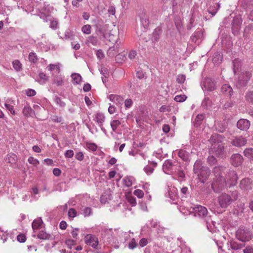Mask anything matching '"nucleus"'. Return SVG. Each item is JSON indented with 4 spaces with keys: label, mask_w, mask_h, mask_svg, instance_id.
<instances>
[{
    "label": "nucleus",
    "mask_w": 253,
    "mask_h": 253,
    "mask_svg": "<svg viewBox=\"0 0 253 253\" xmlns=\"http://www.w3.org/2000/svg\"><path fill=\"white\" fill-rule=\"evenodd\" d=\"M225 170V168L222 166L215 167L213 169L216 179L212 182L211 187L215 192H219L226 185L230 187L236 183L238 177L235 171L229 170L224 176Z\"/></svg>",
    "instance_id": "nucleus-1"
},
{
    "label": "nucleus",
    "mask_w": 253,
    "mask_h": 253,
    "mask_svg": "<svg viewBox=\"0 0 253 253\" xmlns=\"http://www.w3.org/2000/svg\"><path fill=\"white\" fill-rule=\"evenodd\" d=\"M192 211L194 212L195 216L204 218L207 228L210 231L212 229V225L214 226L215 222L211 220L210 216H207L208 211L205 207L200 205L195 206L193 207Z\"/></svg>",
    "instance_id": "nucleus-2"
},
{
    "label": "nucleus",
    "mask_w": 253,
    "mask_h": 253,
    "mask_svg": "<svg viewBox=\"0 0 253 253\" xmlns=\"http://www.w3.org/2000/svg\"><path fill=\"white\" fill-rule=\"evenodd\" d=\"M238 198V193L234 191L230 194L223 193L218 197V202L221 208L225 209L228 207L232 203L236 201Z\"/></svg>",
    "instance_id": "nucleus-3"
},
{
    "label": "nucleus",
    "mask_w": 253,
    "mask_h": 253,
    "mask_svg": "<svg viewBox=\"0 0 253 253\" xmlns=\"http://www.w3.org/2000/svg\"><path fill=\"white\" fill-rule=\"evenodd\" d=\"M251 73L247 71H243L239 75L238 80L236 83L237 87L241 88L245 86L251 77Z\"/></svg>",
    "instance_id": "nucleus-4"
},
{
    "label": "nucleus",
    "mask_w": 253,
    "mask_h": 253,
    "mask_svg": "<svg viewBox=\"0 0 253 253\" xmlns=\"http://www.w3.org/2000/svg\"><path fill=\"white\" fill-rule=\"evenodd\" d=\"M202 163L200 160H197L194 165V171L195 173H198L200 176L205 174V178L210 174V170L207 167H202Z\"/></svg>",
    "instance_id": "nucleus-5"
},
{
    "label": "nucleus",
    "mask_w": 253,
    "mask_h": 253,
    "mask_svg": "<svg viewBox=\"0 0 253 253\" xmlns=\"http://www.w3.org/2000/svg\"><path fill=\"white\" fill-rule=\"evenodd\" d=\"M176 162L172 163L170 160H167L165 161L163 165L164 171L169 174H172L176 172L177 168L179 166L175 165Z\"/></svg>",
    "instance_id": "nucleus-6"
},
{
    "label": "nucleus",
    "mask_w": 253,
    "mask_h": 253,
    "mask_svg": "<svg viewBox=\"0 0 253 253\" xmlns=\"http://www.w3.org/2000/svg\"><path fill=\"white\" fill-rule=\"evenodd\" d=\"M236 237L242 242H246L251 239V234L248 229L242 227L237 231Z\"/></svg>",
    "instance_id": "nucleus-7"
},
{
    "label": "nucleus",
    "mask_w": 253,
    "mask_h": 253,
    "mask_svg": "<svg viewBox=\"0 0 253 253\" xmlns=\"http://www.w3.org/2000/svg\"><path fill=\"white\" fill-rule=\"evenodd\" d=\"M247 143V139L242 136L234 137L231 141L233 146L241 147L245 146Z\"/></svg>",
    "instance_id": "nucleus-8"
},
{
    "label": "nucleus",
    "mask_w": 253,
    "mask_h": 253,
    "mask_svg": "<svg viewBox=\"0 0 253 253\" xmlns=\"http://www.w3.org/2000/svg\"><path fill=\"white\" fill-rule=\"evenodd\" d=\"M84 242L86 245L91 246L94 249L96 248L98 245L97 238L91 234H88L85 236Z\"/></svg>",
    "instance_id": "nucleus-9"
},
{
    "label": "nucleus",
    "mask_w": 253,
    "mask_h": 253,
    "mask_svg": "<svg viewBox=\"0 0 253 253\" xmlns=\"http://www.w3.org/2000/svg\"><path fill=\"white\" fill-rule=\"evenodd\" d=\"M203 85L205 89L208 91H212L216 88L215 82L210 78H207L205 79Z\"/></svg>",
    "instance_id": "nucleus-10"
},
{
    "label": "nucleus",
    "mask_w": 253,
    "mask_h": 253,
    "mask_svg": "<svg viewBox=\"0 0 253 253\" xmlns=\"http://www.w3.org/2000/svg\"><path fill=\"white\" fill-rule=\"evenodd\" d=\"M250 126V122L247 119H240L237 123V127L241 130H247Z\"/></svg>",
    "instance_id": "nucleus-11"
},
{
    "label": "nucleus",
    "mask_w": 253,
    "mask_h": 253,
    "mask_svg": "<svg viewBox=\"0 0 253 253\" xmlns=\"http://www.w3.org/2000/svg\"><path fill=\"white\" fill-rule=\"evenodd\" d=\"M232 164L235 167L240 166L243 160V157L239 154H233L231 158Z\"/></svg>",
    "instance_id": "nucleus-12"
},
{
    "label": "nucleus",
    "mask_w": 253,
    "mask_h": 253,
    "mask_svg": "<svg viewBox=\"0 0 253 253\" xmlns=\"http://www.w3.org/2000/svg\"><path fill=\"white\" fill-rule=\"evenodd\" d=\"M120 43L121 42H119V43L118 41H116L115 45L113 47H111L109 48L107 53L108 56H109L110 57H114L115 55L119 53V47Z\"/></svg>",
    "instance_id": "nucleus-13"
},
{
    "label": "nucleus",
    "mask_w": 253,
    "mask_h": 253,
    "mask_svg": "<svg viewBox=\"0 0 253 253\" xmlns=\"http://www.w3.org/2000/svg\"><path fill=\"white\" fill-rule=\"evenodd\" d=\"M240 186L241 189L244 190L251 189L252 188L251 180L249 178L242 179L240 182Z\"/></svg>",
    "instance_id": "nucleus-14"
},
{
    "label": "nucleus",
    "mask_w": 253,
    "mask_h": 253,
    "mask_svg": "<svg viewBox=\"0 0 253 253\" xmlns=\"http://www.w3.org/2000/svg\"><path fill=\"white\" fill-rule=\"evenodd\" d=\"M108 98L117 105L121 104L123 102V97L116 94H110L108 96Z\"/></svg>",
    "instance_id": "nucleus-15"
},
{
    "label": "nucleus",
    "mask_w": 253,
    "mask_h": 253,
    "mask_svg": "<svg viewBox=\"0 0 253 253\" xmlns=\"http://www.w3.org/2000/svg\"><path fill=\"white\" fill-rule=\"evenodd\" d=\"M96 33L99 37H105L106 34V28L104 25L97 23L95 25Z\"/></svg>",
    "instance_id": "nucleus-16"
},
{
    "label": "nucleus",
    "mask_w": 253,
    "mask_h": 253,
    "mask_svg": "<svg viewBox=\"0 0 253 253\" xmlns=\"http://www.w3.org/2000/svg\"><path fill=\"white\" fill-rule=\"evenodd\" d=\"M105 120V117L103 114L98 112L95 115L94 120L98 124L99 126H103Z\"/></svg>",
    "instance_id": "nucleus-17"
},
{
    "label": "nucleus",
    "mask_w": 253,
    "mask_h": 253,
    "mask_svg": "<svg viewBox=\"0 0 253 253\" xmlns=\"http://www.w3.org/2000/svg\"><path fill=\"white\" fill-rule=\"evenodd\" d=\"M203 33L201 30L195 32L191 36V39L192 42L194 43H199L202 38Z\"/></svg>",
    "instance_id": "nucleus-18"
},
{
    "label": "nucleus",
    "mask_w": 253,
    "mask_h": 253,
    "mask_svg": "<svg viewBox=\"0 0 253 253\" xmlns=\"http://www.w3.org/2000/svg\"><path fill=\"white\" fill-rule=\"evenodd\" d=\"M221 91L228 95L231 96L233 93V89L231 86L228 84H223L221 88Z\"/></svg>",
    "instance_id": "nucleus-19"
},
{
    "label": "nucleus",
    "mask_w": 253,
    "mask_h": 253,
    "mask_svg": "<svg viewBox=\"0 0 253 253\" xmlns=\"http://www.w3.org/2000/svg\"><path fill=\"white\" fill-rule=\"evenodd\" d=\"M17 159L16 155L13 153L7 154L4 159L6 162L11 165L15 164L17 161Z\"/></svg>",
    "instance_id": "nucleus-20"
},
{
    "label": "nucleus",
    "mask_w": 253,
    "mask_h": 253,
    "mask_svg": "<svg viewBox=\"0 0 253 253\" xmlns=\"http://www.w3.org/2000/svg\"><path fill=\"white\" fill-rule=\"evenodd\" d=\"M85 43L88 46L90 44L96 46L98 44V40L96 37L90 36L87 38Z\"/></svg>",
    "instance_id": "nucleus-21"
},
{
    "label": "nucleus",
    "mask_w": 253,
    "mask_h": 253,
    "mask_svg": "<svg viewBox=\"0 0 253 253\" xmlns=\"http://www.w3.org/2000/svg\"><path fill=\"white\" fill-rule=\"evenodd\" d=\"M228 250H238L242 248V245L241 244H238L236 242L231 241L227 244Z\"/></svg>",
    "instance_id": "nucleus-22"
},
{
    "label": "nucleus",
    "mask_w": 253,
    "mask_h": 253,
    "mask_svg": "<svg viewBox=\"0 0 253 253\" xmlns=\"http://www.w3.org/2000/svg\"><path fill=\"white\" fill-rule=\"evenodd\" d=\"M241 60L238 59H235L233 61V69L234 74L236 75L241 68Z\"/></svg>",
    "instance_id": "nucleus-23"
},
{
    "label": "nucleus",
    "mask_w": 253,
    "mask_h": 253,
    "mask_svg": "<svg viewBox=\"0 0 253 253\" xmlns=\"http://www.w3.org/2000/svg\"><path fill=\"white\" fill-rule=\"evenodd\" d=\"M71 77L74 81L73 84H80L82 82V78L80 74L73 73Z\"/></svg>",
    "instance_id": "nucleus-24"
},
{
    "label": "nucleus",
    "mask_w": 253,
    "mask_h": 253,
    "mask_svg": "<svg viewBox=\"0 0 253 253\" xmlns=\"http://www.w3.org/2000/svg\"><path fill=\"white\" fill-rule=\"evenodd\" d=\"M48 77L46 76L45 74L43 72H41L39 74V79H38V82L41 84H44L48 81Z\"/></svg>",
    "instance_id": "nucleus-25"
},
{
    "label": "nucleus",
    "mask_w": 253,
    "mask_h": 253,
    "mask_svg": "<svg viewBox=\"0 0 253 253\" xmlns=\"http://www.w3.org/2000/svg\"><path fill=\"white\" fill-rule=\"evenodd\" d=\"M140 20L141 25L144 28H146L149 23L148 16L145 13H142L140 16Z\"/></svg>",
    "instance_id": "nucleus-26"
},
{
    "label": "nucleus",
    "mask_w": 253,
    "mask_h": 253,
    "mask_svg": "<svg viewBox=\"0 0 253 253\" xmlns=\"http://www.w3.org/2000/svg\"><path fill=\"white\" fill-rule=\"evenodd\" d=\"M42 223L41 218H38L35 219L32 223V228L34 231L38 229Z\"/></svg>",
    "instance_id": "nucleus-27"
},
{
    "label": "nucleus",
    "mask_w": 253,
    "mask_h": 253,
    "mask_svg": "<svg viewBox=\"0 0 253 253\" xmlns=\"http://www.w3.org/2000/svg\"><path fill=\"white\" fill-rule=\"evenodd\" d=\"M178 156L184 161H189V153L184 150H180L178 152Z\"/></svg>",
    "instance_id": "nucleus-28"
},
{
    "label": "nucleus",
    "mask_w": 253,
    "mask_h": 253,
    "mask_svg": "<svg viewBox=\"0 0 253 253\" xmlns=\"http://www.w3.org/2000/svg\"><path fill=\"white\" fill-rule=\"evenodd\" d=\"M162 33V31L160 29H155L152 33V40L157 42L159 39Z\"/></svg>",
    "instance_id": "nucleus-29"
},
{
    "label": "nucleus",
    "mask_w": 253,
    "mask_h": 253,
    "mask_svg": "<svg viewBox=\"0 0 253 253\" xmlns=\"http://www.w3.org/2000/svg\"><path fill=\"white\" fill-rule=\"evenodd\" d=\"M12 66L16 72H19L22 69V64L18 60H14L12 62Z\"/></svg>",
    "instance_id": "nucleus-30"
},
{
    "label": "nucleus",
    "mask_w": 253,
    "mask_h": 253,
    "mask_svg": "<svg viewBox=\"0 0 253 253\" xmlns=\"http://www.w3.org/2000/svg\"><path fill=\"white\" fill-rule=\"evenodd\" d=\"M33 113L32 109L28 104L24 106L23 109V113L26 117L31 116Z\"/></svg>",
    "instance_id": "nucleus-31"
},
{
    "label": "nucleus",
    "mask_w": 253,
    "mask_h": 253,
    "mask_svg": "<svg viewBox=\"0 0 253 253\" xmlns=\"http://www.w3.org/2000/svg\"><path fill=\"white\" fill-rule=\"evenodd\" d=\"M75 34L73 31L70 29L67 30L64 33V38L66 40H73L74 39Z\"/></svg>",
    "instance_id": "nucleus-32"
},
{
    "label": "nucleus",
    "mask_w": 253,
    "mask_h": 253,
    "mask_svg": "<svg viewBox=\"0 0 253 253\" xmlns=\"http://www.w3.org/2000/svg\"><path fill=\"white\" fill-rule=\"evenodd\" d=\"M38 238L42 240H48L51 236L49 234L47 233L44 231H41L38 235Z\"/></svg>",
    "instance_id": "nucleus-33"
},
{
    "label": "nucleus",
    "mask_w": 253,
    "mask_h": 253,
    "mask_svg": "<svg viewBox=\"0 0 253 253\" xmlns=\"http://www.w3.org/2000/svg\"><path fill=\"white\" fill-rule=\"evenodd\" d=\"M244 156L249 159H253V148H246L243 152Z\"/></svg>",
    "instance_id": "nucleus-34"
},
{
    "label": "nucleus",
    "mask_w": 253,
    "mask_h": 253,
    "mask_svg": "<svg viewBox=\"0 0 253 253\" xmlns=\"http://www.w3.org/2000/svg\"><path fill=\"white\" fill-rule=\"evenodd\" d=\"M48 70L50 72H52L54 70H56L58 73L60 72V64L57 63L56 64H50L47 66Z\"/></svg>",
    "instance_id": "nucleus-35"
},
{
    "label": "nucleus",
    "mask_w": 253,
    "mask_h": 253,
    "mask_svg": "<svg viewBox=\"0 0 253 253\" xmlns=\"http://www.w3.org/2000/svg\"><path fill=\"white\" fill-rule=\"evenodd\" d=\"M121 124V121L118 120H115L112 121L111 122V126L113 131H115Z\"/></svg>",
    "instance_id": "nucleus-36"
},
{
    "label": "nucleus",
    "mask_w": 253,
    "mask_h": 253,
    "mask_svg": "<svg viewBox=\"0 0 253 253\" xmlns=\"http://www.w3.org/2000/svg\"><path fill=\"white\" fill-rule=\"evenodd\" d=\"M8 235V233L7 231H4L1 227L0 228V238L3 240V243H4L7 238V236Z\"/></svg>",
    "instance_id": "nucleus-37"
},
{
    "label": "nucleus",
    "mask_w": 253,
    "mask_h": 253,
    "mask_svg": "<svg viewBox=\"0 0 253 253\" xmlns=\"http://www.w3.org/2000/svg\"><path fill=\"white\" fill-rule=\"evenodd\" d=\"M8 235V233L7 231H4L1 227L0 228V238L3 240V243H4L7 238V236Z\"/></svg>",
    "instance_id": "nucleus-38"
},
{
    "label": "nucleus",
    "mask_w": 253,
    "mask_h": 253,
    "mask_svg": "<svg viewBox=\"0 0 253 253\" xmlns=\"http://www.w3.org/2000/svg\"><path fill=\"white\" fill-rule=\"evenodd\" d=\"M91 26L89 24H86L83 26L82 28V32L86 35H89L91 33Z\"/></svg>",
    "instance_id": "nucleus-39"
},
{
    "label": "nucleus",
    "mask_w": 253,
    "mask_h": 253,
    "mask_svg": "<svg viewBox=\"0 0 253 253\" xmlns=\"http://www.w3.org/2000/svg\"><path fill=\"white\" fill-rule=\"evenodd\" d=\"M242 20L241 18L239 16L235 17L232 22L233 27H239L240 25L242 24Z\"/></svg>",
    "instance_id": "nucleus-40"
},
{
    "label": "nucleus",
    "mask_w": 253,
    "mask_h": 253,
    "mask_svg": "<svg viewBox=\"0 0 253 253\" xmlns=\"http://www.w3.org/2000/svg\"><path fill=\"white\" fill-rule=\"evenodd\" d=\"M83 214L85 217L89 216L92 213V210L91 208L85 207L83 210Z\"/></svg>",
    "instance_id": "nucleus-41"
},
{
    "label": "nucleus",
    "mask_w": 253,
    "mask_h": 253,
    "mask_svg": "<svg viewBox=\"0 0 253 253\" xmlns=\"http://www.w3.org/2000/svg\"><path fill=\"white\" fill-rule=\"evenodd\" d=\"M28 161L30 164L33 165L35 167H37L40 164V162L38 159L32 156L28 158Z\"/></svg>",
    "instance_id": "nucleus-42"
},
{
    "label": "nucleus",
    "mask_w": 253,
    "mask_h": 253,
    "mask_svg": "<svg viewBox=\"0 0 253 253\" xmlns=\"http://www.w3.org/2000/svg\"><path fill=\"white\" fill-rule=\"evenodd\" d=\"M211 105V101L209 98H205L202 103V106L204 108H208Z\"/></svg>",
    "instance_id": "nucleus-43"
},
{
    "label": "nucleus",
    "mask_w": 253,
    "mask_h": 253,
    "mask_svg": "<svg viewBox=\"0 0 253 253\" xmlns=\"http://www.w3.org/2000/svg\"><path fill=\"white\" fill-rule=\"evenodd\" d=\"M86 147L87 148L92 151H95L97 149V145L93 143L86 142Z\"/></svg>",
    "instance_id": "nucleus-44"
},
{
    "label": "nucleus",
    "mask_w": 253,
    "mask_h": 253,
    "mask_svg": "<svg viewBox=\"0 0 253 253\" xmlns=\"http://www.w3.org/2000/svg\"><path fill=\"white\" fill-rule=\"evenodd\" d=\"M29 59L30 62L36 63L38 60L36 54L33 52H30L29 55Z\"/></svg>",
    "instance_id": "nucleus-45"
},
{
    "label": "nucleus",
    "mask_w": 253,
    "mask_h": 253,
    "mask_svg": "<svg viewBox=\"0 0 253 253\" xmlns=\"http://www.w3.org/2000/svg\"><path fill=\"white\" fill-rule=\"evenodd\" d=\"M186 98L187 97L185 95H177L175 96L174 100L178 102H182L184 101Z\"/></svg>",
    "instance_id": "nucleus-46"
},
{
    "label": "nucleus",
    "mask_w": 253,
    "mask_h": 253,
    "mask_svg": "<svg viewBox=\"0 0 253 253\" xmlns=\"http://www.w3.org/2000/svg\"><path fill=\"white\" fill-rule=\"evenodd\" d=\"M54 101L60 107L63 108L65 106V103L59 97L56 96L54 99Z\"/></svg>",
    "instance_id": "nucleus-47"
},
{
    "label": "nucleus",
    "mask_w": 253,
    "mask_h": 253,
    "mask_svg": "<svg viewBox=\"0 0 253 253\" xmlns=\"http://www.w3.org/2000/svg\"><path fill=\"white\" fill-rule=\"evenodd\" d=\"M246 99L249 102H253V91H249L246 93Z\"/></svg>",
    "instance_id": "nucleus-48"
},
{
    "label": "nucleus",
    "mask_w": 253,
    "mask_h": 253,
    "mask_svg": "<svg viewBox=\"0 0 253 253\" xmlns=\"http://www.w3.org/2000/svg\"><path fill=\"white\" fill-rule=\"evenodd\" d=\"M186 80V76L183 74L178 75L176 78V81L179 84H183Z\"/></svg>",
    "instance_id": "nucleus-49"
},
{
    "label": "nucleus",
    "mask_w": 253,
    "mask_h": 253,
    "mask_svg": "<svg viewBox=\"0 0 253 253\" xmlns=\"http://www.w3.org/2000/svg\"><path fill=\"white\" fill-rule=\"evenodd\" d=\"M75 158L78 161H82L84 159V154L83 152L79 151L76 153Z\"/></svg>",
    "instance_id": "nucleus-50"
},
{
    "label": "nucleus",
    "mask_w": 253,
    "mask_h": 253,
    "mask_svg": "<svg viewBox=\"0 0 253 253\" xmlns=\"http://www.w3.org/2000/svg\"><path fill=\"white\" fill-rule=\"evenodd\" d=\"M48 20L50 21V27L52 29H56L58 28V21L54 20H51L48 19Z\"/></svg>",
    "instance_id": "nucleus-51"
},
{
    "label": "nucleus",
    "mask_w": 253,
    "mask_h": 253,
    "mask_svg": "<svg viewBox=\"0 0 253 253\" xmlns=\"http://www.w3.org/2000/svg\"><path fill=\"white\" fill-rule=\"evenodd\" d=\"M137 246V243L135 240L133 238L131 242L128 244V247L129 249L133 250Z\"/></svg>",
    "instance_id": "nucleus-52"
},
{
    "label": "nucleus",
    "mask_w": 253,
    "mask_h": 253,
    "mask_svg": "<svg viewBox=\"0 0 253 253\" xmlns=\"http://www.w3.org/2000/svg\"><path fill=\"white\" fill-rule=\"evenodd\" d=\"M130 177H126L124 179V184L127 187H130L132 185V180Z\"/></svg>",
    "instance_id": "nucleus-53"
},
{
    "label": "nucleus",
    "mask_w": 253,
    "mask_h": 253,
    "mask_svg": "<svg viewBox=\"0 0 253 253\" xmlns=\"http://www.w3.org/2000/svg\"><path fill=\"white\" fill-rule=\"evenodd\" d=\"M34 14L38 15L40 17V18L42 19L45 22H47L48 21V18L49 17V15H46L44 13L42 12H40L38 14L34 13Z\"/></svg>",
    "instance_id": "nucleus-54"
},
{
    "label": "nucleus",
    "mask_w": 253,
    "mask_h": 253,
    "mask_svg": "<svg viewBox=\"0 0 253 253\" xmlns=\"http://www.w3.org/2000/svg\"><path fill=\"white\" fill-rule=\"evenodd\" d=\"M133 194L137 196L138 198H141L144 195V193L141 190L137 189L134 190L133 192Z\"/></svg>",
    "instance_id": "nucleus-55"
},
{
    "label": "nucleus",
    "mask_w": 253,
    "mask_h": 253,
    "mask_svg": "<svg viewBox=\"0 0 253 253\" xmlns=\"http://www.w3.org/2000/svg\"><path fill=\"white\" fill-rule=\"evenodd\" d=\"M144 170L147 175H150L153 172L154 169L149 166H147L144 168Z\"/></svg>",
    "instance_id": "nucleus-56"
},
{
    "label": "nucleus",
    "mask_w": 253,
    "mask_h": 253,
    "mask_svg": "<svg viewBox=\"0 0 253 253\" xmlns=\"http://www.w3.org/2000/svg\"><path fill=\"white\" fill-rule=\"evenodd\" d=\"M204 115L203 114L198 115L195 118V122L197 125L200 124L201 121L204 119Z\"/></svg>",
    "instance_id": "nucleus-57"
},
{
    "label": "nucleus",
    "mask_w": 253,
    "mask_h": 253,
    "mask_svg": "<svg viewBox=\"0 0 253 253\" xmlns=\"http://www.w3.org/2000/svg\"><path fill=\"white\" fill-rule=\"evenodd\" d=\"M4 106L5 107V108L8 110L10 113L12 114V115H15V110H14V107L12 105H10L8 104H7V103H5L4 104Z\"/></svg>",
    "instance_id": "nucleus-58"
},
{
    "label": "nucleus",
    "mask_w": 253,
    "mask_h": 253,
    "mask_svg": "<svg viewBox=\"0 0 253 253\" xmlns=\"http://www.w3.org/2000/svg\"><path fill=\"white\" fill-rule=\"evenodd\" d=\"M36 92L35 90L32 89H28L26 90V94L28 96H34L36 95Z\"/></svg>",
    "instance_id": "nucleus-59"
},
{
    "label": "nucleus",
    "mask_w": 253,
    "mask_h": 253,
    "mask_svg": "<svg viewBox=\"0 0 253 253\" xmlns=\"http://www.w3.org/2000/svg\"><path fill=\"white\" fill-rule=\"evenodd\" d=\"M68 214L70 217H75L76 216V211L74 209H70Z\"/></svg>",
    "instance_id": "nucleus-60"
},
{
    "label": "nucleus",
    "mask_w": 253,
    "mask_h": 253,
    "mask_svg": "<svg viewBox=\"0 0 253 253\" xmlns=\"http://www.w3.org/2000/svg\"><path fill=\"white\" fill-rule=\"evenodd\" d=\"M52 121L55 123H61L63 121V118L57 116H53L52 118Z\"/></svg>",
    "instance_id": "nucleus-61"
},
{
    "label": "nucleus",
    "mask_w": 253,
    "mask_h": 253,
    "mask_svg": "<svg viewBox=\"0 0 253 253\" xmlns=\"http://www.w3.org/2000/svg\"><path fill=\"white\" fill-rule=\"evenodd\" d=\"M74 156V152L72 150H68L66 151L65 156L66 158H71Z\"/></svg>",
    "instance_id": "nucleus-62"
},
{
    "label": "nucleus",
    "mask_w": 253,
    "mask_h": 253,
    "mask_svg": "<svg viewBox=\"0 0 253 253\" xmlns=\"http://www.w3.org/2000/svg\"><path fill=\"white\" fill-rule=\"evenodd\" d=\"M132 104V101L131 99H126L125 101V105L126 108H130Z\"/></svg>",
    "instance_id": "nucleus-63"
},
{
    "label": "nucleus",
    "mask_w": 253,
    "mask_h": 253,
    "mask_svg": "<svg viewBox=\"0 0 253 253\" xmlns=\"http://www.w3.org/2000/svg\"><path fill=\"white\" fill-rule=\"evenodd\" d=\"M244 253H253V248L248 246L243 250Z\"/></svg>",
    "instance_id": "nucleus-64"
}]
</instances>
